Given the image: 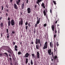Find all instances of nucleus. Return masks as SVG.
Returning a JSON list of instances; mask_svg holds the SVG:
<instances>
[{"mask_svg":"<svg viewBox=\"0 0 65 65\" xmlns=\"http://www.w3.org/2000/svg\"><path fill=\"white\" fill-rule=\"evenodd\" d=\"M47 41L45 42L44 45V47H43V50H45V48H47V46H48V45H47Z\"/></svg>","mask_w":65,"mask_h":65,"instance_id":"f257e3e1","label":"nucleus"},{"mask_svg":"<svg viewBox=\"0 0 65 65\" xmlns=\"http://www.w3.org/2000/svg\"><path fill=\"white\" fill-rule=\"evenodd\" d=\"M7 52L9 53V54H10L11 55H12V53L11 52H12V51L11 50L10 48L9 47L8 48V50L7 51Z\"/></svg>","mask_w":65,"mask_h":65,"instance_id":"f03ea898","label":"nucleus"},{"mask_svg":"<svg viewBox=\"0 0 65 65\" xmlns=\"http://www.w3.org/2000/svg\"><path fill=\"white\" fill-rule=\"evenodd\" d=\"M38 43H39V44H40V39H39L38 41V39L37 38L36 39V41L35 42V43H36V44H38Z\"/></svg>","mask_w":65,"mask_h":65,"instance_id":"7ed1b4c3","label":"nucleus"},{"mask_svg":"<svg viewBox=\"0 0 65 65\" xmlns=\"http://www.w3.org/2000/svg\"><path fill=\"white\" fill-rule=\"evenodd\" d=\"M10 19L9 17L8 18V20L9 21L8 22V26H10L11 24H10Z\"/></svg>","mask_w":65,"mask_h":65,"instance_id":"20e7f679","label":"nucleus"},{"mask_svg":"<svg viewBox=\"0 0 65 65\" xmlns=\"http://www.w3.org/2000/svg\"><path fill=\"white\" fill-rule=\"evenodd\" d=\"M11 24L12 26H14V20H12L11 21Z\"/></svg>","mask_w":65,"mask_h":65,"instance_id":"39448f33","label":"nucleus"},{"mask_svg":"<svg viewBox=\"0 0 65 65\" xmlns=\"http://www.w3.org/2000/svg\"><path fill=\"white\" fill-rule=\"evenodd\" d=\"M45 9V10H44V11H43V13L44 16L46 15V12H47V9Z\"/></svg>","mask_w":65,"mask_h":65,"instance_id":"423d86ee","label":"nucleus"},{"mask_svg":"<svg viewBox=\"0 0 65 65\" xmlns=\"http://www.w3.org/2000/svg\"><path fill=\"white\" fill-rule=\"evenodd\" d=\"M19 25L20 26L21 25H22L23 24V20L22 19H21V21H19Z\"/></svg>","mask_w":65,"mask_h":65,"instance_id":"0eeeda50","label":"nucleus"},{"mask_svg":"<svg viewBox=\"0 0 65 65\" xmlns=\"http://www.w3.org/2000/svg\"><path fill=\"white\" fill-rule=\"evenodd\" d=\"M31 10L30 8H28L27 9V12L28 13H30Z\"/></svg>","mask_w":65,"mask_h":65,"instance_id":"6e6552de","label":"nucleus"},{"mask_svg":"<svg viewBox=\"0 0 65 65\" xmlns=\"http://www.w3.org/2000/svg\"><path fill=\"white\" fill-rule=\"evenodd\" d=\"M37 58L38 59H39L40 58L39 57H40V56H39V53L38 52H37Z\"/></svg>","mask_w":65,"mask_h":65,"instance_id":"1a4fd4ad","label":"nucleus"},{"mask_svg":"<svg viewBox=\"0 0 65 65\" xmlns=\"http://www.w3.org/2000/svg\"><path fill=\"white\" fill-rule=\"evenodd\" d=\"M51 49H50L49 50H48V53L49 54V55H52V53H51Z\"/></svg>","mask_w":65,"mask_h":65,"instance_id":"9d476101","label":"nucleus"},{"mask_svg":"<svg viewBox=\"0 0 65 65\" xmlns=\"http://www.w3.org/2000/svg\"><path fill=\"white\" fill-rule=\"evenodd\" d=\"M54 52H57V48L56 47V45L54 46Z\"/></svg>","mask_w":65,"mask_h":65,"instance_id":"9b49d317","label":"nucleus"},{"mask_svg":"<svg viewBox=\"0 0 65 65\" xmlns=\"http://www.w3.org/2000/svg\"><path fill=\"white\" fill-rule=\"evenodd\" d=\"M21 2V0H17V1H16L17 4L18 5H20V2Z\"/></svg>","mask_w":65,"mask_h":65,"instance_id":"f8f14e48","label":"nucleus"},{"mask_svg":"<svg viewBox=\"0 0 65 65\" xmlns=\"http://www.w3.org/2000/svg\"><path fill=\"white\" fill-rule=\"evenodd\" d=\"M24 2L22 4L21 6V9H24Z\"/></svg>","mask_w":65,"mask_h":65,"instance_id":"ddd939ff","label":"nucleus"},{"mask_svg":"<svg viewBox=\"0 0 65 65\" xmlns=\"http://www.w3.org/2000/svg\"><path fill=\"white\" fill-rule=\"evenodd\" d=\"M14 8L16 9H18V7L17 6V5L15 4H14Z\"/></svg>","mask_w":65,"mask_h":65,"instance_id":"4468645a","label":"nucleus"},{"mask_svg":"<svg viewBox=\"0 0 65 65\" xmlns=\"http://www.w3.org/2000/svg\"><path fill=\"white\" fill-rule=\"evenodd\" d=\"M29 56V54L28 53H26L25 55V57L26 58H28V56Z\"/></svg>","mask_w":65,"mask_h":65,"instance_id":"2eb2a0df","label":"nucleus"},{"mask_svg":"<svg viewBox=\"0 0 65 65\" xmlns=\"http://www.w3.org/2000/svg\"><path fill=\"white\" fill-rule=\"evenodd\" d=\"M44 5L45 4H44V3H42V4L41 5L42 7H43L44 9H45V6H44Z\"/></svg>","mask_w":65,"mask_h":65,"instance_id":"dca6fc26","label":"nucleus"},{"mask_svg":"<svg viewBox=\"0 0 65 65\" xmlns=\"http://www.w3.org/2000/svg\"><path fill=\"white\" fill-rule=\"evenodd\" d=\"M57 56L55 55V56L54 57V58H53L54 59V61H56V59L57 58Z\"/></svg>","mask_w":65,"mask_h":65,"instance_id":"f3484780","label":"nucleus"},{"mask_svg":"<svg viewBox=\"0 0 65 65\" xmlns=\"http://www.w3.org/2000/svg\"><path fill=\"white\" fill-rule=\"evenodd\" d=\"M52 29L53 31H54V29L55 28V27H54V25H53L52 26Z\"/></svg>","mask_w":65,"mask_h":65,"instance_id":"a211bd4d","label":"nucleus"},{"mask_svg":"<svg viewBox=\"0 0 65 65\" xmlns=\"http://www.w3.org/2000/svg\"><path fill=\"white\" fill-rule=\"evenodd\" d=\"M50 47H52V48H53V43H52L51 42H50Z\"/></svg>","mask_w":65,"mask_h":65,"instance_id":"6ab92c4d","label":"nucleus"},{"mask_svg":"<svg viewBox=\"0 0 65 65\" xmlns=\"http://www.w3.org/2000/svg\"><path fill=\"white\" fill-rule=\"evenodd\" d=\"M36 48L37 49H39V45H37L36 46Z\"/></svg>","mask_w":65,"mask_h":65,"instance_id":"aec40b11","label":"nucleus"},{"mask_svg":"<svg viewBox=\"0 0 65 65\" xmlns=\"http://www.w3.org/2000/svg\"><path fill=\"white\" fill-rule=\"evenodd\" d=\"M3 23L1 22V24H0V26L1 27H3Z\"/></svg>","mask_w":65,"mask_h":65,"instance_id":"412c9836","label":"nucleus"},{"mask_svg":"<svg viewBox=\"0 0 65 65\" xmlns=\"http://www.w3.org/2000/svg\"><path fill=\"white\" fill-rule=\"evenodd\" d=\"M40 2L38 1H37L36 2L37 4H38L39 6H40V5H39V3Z\"/></svg>","mask_w":65,"mask_h":65,"instance_id":"4be33fe9","label":"nucleus"},{"mask_svg":"<svg viewBox=\"0 0 65 65\" xmlns=\"http://www.w3.org/2000/svg\"><path fill=\"white\" fill-rule=\"evenodd\" d=\"M28 62V58H26V63L27 64Z\"/></svg>","mask_w":65,"mask_h":65,"instance_id":"5701e85b","label":"nucleus"},{"mask_svg":"<svg viewBox=\"0 0 65 65\" xmlns=\"http://www.w3.org/2000/svg\"><path fill=\"white\" fill-rule=\"evenodd\" d=\"M30 64L32 65H33V61H32V60H30Z\"/></svg>","mask_w":65,"mask_h":65,"instance_id":"b1692460","label":"nucleus"},{"mask_svg":"<svg viewBox=\"0 0 65 65\" xmlns=\"http://www.w3.org/2000/svg\"><path fill=\"white\" fill-rule=\"evenodd\" d=\"M53 2L55 5H56V1H53Z\"/></svg>","mask_w":65,"mask_h":65,"instance_id":"393cba45","label":"nucleus"},{"mask_svg":"<svg viewBox=\"0 0 65 65\" xmlns=\"http://www.w3.org/2000/svg\"><path fill=\"white\" fill-rule=\"evenodd\" d=\"M40 22V20H37V24H39V23Z\"/></svg>","mask_w":65,"mask_h":65,"instance_id":"a878e982","label":"nucleus"},{"mask_svg":"<svg viewBox=\"0 0 65 65\" xmlns=\"http://www.w3.org/2000/svg\"><path fill=\"white\" fill-rule=\"evenodd\" d=\"M4 54L6 55V56H7V57H8V54H7V53H5Z\"/></svg>","mask_w":65,"mask_h":65,"instance_id":"bb28decb","label":"nucleus"},{"mask_svg":"<svg viewBox=\"0 0 65 65\" xmlns=\"http://www.w3.org/2000/svg\"><path fill=\"white\" fill-rule=\"evenodd\" d=\"M31 55L32 56V57H33L34 58V57H34V54H32V55Z\"/></svg>","mask_w":65,"mask_h":65,"instance_id":"cd10ccee","label":"nucleus"},{"mask_svg":"<svg viewBox=\"0 0 65 65\" xmlns=\"http://www.w3.org/2000/svg\"><path fill=\"white\" fill-rule=\"evenodd\" d=\"M42 1H43V0H37V1H39L40 2H42Z\"/></svg>","mask_w":65,"mask_h":65,"instance_id":"c85d7f7f","label":"nucleus"},{"mask_svg":"<svg viewBox=\"0 0 65 65\" xmlns=\"http://www.w3.org/2000/svg\"><path fill=\"white\" fill-rule=\"evenodd\" d=\"M21 54V52L20 51L19 52H18V55H20Z\"/></svg>","mask_w":65,"mask_h":65,"instance_id":"c756f323","label":"nucleus"},{"mask_svg":"<svg viewBox=\"0 0 65 65\" xmlns=\"http://www.w3.org/2000/svg\"><path fill=\"white\" fill-rule=\"evenodd\" d=\"M28 26H27L25 27V28L26 30H27V29H28Z\"/></svg>","mask_w":65,"mask_h":65,"instance_id":"7c9ffc66","label":"nucleus"},{"mask_svg":"<svg viewBox=\"0 0 65 65\" xmlns=\"http://www.w3.org/2000/svg\"><path fill=\"white\" fill-rule=\"evenodd\" d=\"M51 54H52V56L53 58H54V55L53 54V52H52Z\"/></svg>","mask_w":65,"mask_h":65,"instance_id":"2f4dec72","label":"nucleus"},{"mask_svg":"<svg viewBox=\"0 0 65 65\" xmlns=\"http://www.w3.org/2000/svg\"><path fill=\"white\" fill-rule=\"evenodd\" d=\"M52 9H50V13H52Z\"/></svg>","mask_w":65,"mask_h":65,"instance_id":"473e14b6","label":"nucleus"},{"mask_svg":"<svg viewBox=\"0 0 65 65\" xmlns=\"http://www.w3.org/2000/svg\"><path fill=\"white\" fill-rule=\"evenodd\" d=\"M14 48H18V46H17V45H15L14 46Z\"/></svg>","mask_w":65,"mask_h":65,"instance_id":"72a5a7b5","label":"nucleus"},{"mask_svg":"<svg viewBox=\"0 0 65 65\" xmlns=\"http://www.w3.org/2000/svg\"><path fill=\"white\" fill-rule=\"evenodd\" d=\"M37 7V5H35L34 7L35 8V9H36V8H36Z\"/></svg>","mask_w":65,"mask_h":65,"instance_id":"f704fd0d","label":"nucleus"},{"mask_svg":"<svg viewBox=\"0 0 65 65\" xmlns=\"http://www.w3.org/2000/svg\"><path fill=\"white\" fill-rule=\"evenodd\" d=\"M6 31L7 33H8V29H6Z\"/></svg>","mask_w":65,"mask_h":65,"instance_id":"c9c22d12","label":"nucleus"},{"mask_svg":"<svg viewBox=\"0 0 65 65\" xmlns=\"http://www.w3.org/2000/svg\"><path fill=\"white\" fill-rule=\"evenodd\" d=\"M9 59L10 60L11 62V60H12V58L11 57L9 58Z\"/></svg>","mask_w":65,"mask_h":65,"instance_id":"e433bc0d","label":"nucleus"},{"mask_svg":"<svg viewBox=\"0 0 65 65\" xmlns=\"http://www.w3.org/2000/svg\"><path fill=\"white\" fill-rule=\"evenodd\" d=\"M18 49L17 48H14V50H15V51H16V52H17V51H18Z\"/></svg>","mask_w":65,"mask_h":65,"instance_id":"4c0bfd02","label":"nucleus"},{"mask_svg":"<svg viewBox=\"0 0 65 65\" xmlns=\"http://www.w3.org/2000/svg\"><path fill=\"white\" fill-rule=\"evenodd\" d=\"M44 27H46V24L45 23L44 24Z\"/></svg>","mask_w":65,"mask_h":65,"instance_id":"58836bf2","label":"nucleus"},{"mask_svg":"<svg viewBox=\"0 0 65 65\" xmlns=\"http://www.w3.org/2000/svg\"><path fill=\"white\" fill-rule=\"evenodd\" d=\"M55 33H57V30H56V28L55 29Z\"/></svg>","mask_w":65,"mask_h":65,"instance_id":"ea45409f","label":"nucleus"},{"mask_svg":"<svg viewBox=\"0 0 65 65\" xmlns=\"http://www.w3.org/2000/svg\"><path fill=\"white\" fill-rule=\"evenodd\" d=\"M6 7H7V8H8V5H6Z\"/></svg>","mask_w":65,"mask_h":65,"instance_id":"a19ab883","label":"nucleus"},{"mask_svg":"<svg viewBox=\"0 0 65 65\" xmlns=\"http://www.w3.org/2000/svg\"><path fill=\"white\" fill-rule=\"evenodd\" d=\"M56 36H57L56 35H54V38H56Z\"/></svg>","mask_w":65,"mask_h":65,"instance_id":"79ce46f5","label":"nucleus"},{"mask_svg":"<svg viewBox=\"0 0 65 65\" xmlns=\"http://www.w3.org/2000/svg\"><path fill=\"white\" fill-rule=\"evenodd\" d=\"M12 1H13V0H10V3H12Z\"/></svg>","mask_w":65,"mask_h":65,"instance_id":"37998d69","label":"nucleus"},{"mask_svg":"<svg viewBox=\"0 0 65 65\" xmlns=\"http://www.w3.org/2000/svg\"><path fill=\"white\" fill-rule=\"evenodd\" d=\"M56 44H57V46H58L59 44H58V42H57Z\"/></svg>","mask_w":65,"mask_h":65,"instance_id":"c03bdc74","label":"nucleus"},{"mask_svg":"<svg viewBox=\"0 0 65 65\" xmlns=\"http://www.w3.org/2000/svg\"><path fill=\"white\" fill-rule=\"evenodd\" d=\"M37 26V23H36L35 25V27H36Z\"/></svg>","mask_w":65,"mask_h":65,"instance_id":"a18cd8bd","label":"nucleus"},{"mask_svg":"<svg viewBox=\"0 0 65 65\" xmlns=\"http://www.w3.org/2000/svg\"><path fill=\"white\" fill-rule=\"evenodd\" d=\"M28 25V22H26L25 23V25Z\"/></svg>","mask_w":65,"mask_h":65,"instance_id":"49530a36","label":"nucleus"},{"mask_svg":"<svg viewBox=\"0 0 65 65\" xmlns=\"http://www.w3.org/2000/svg\"><path fill=\"white\" fill-rule=\"evenodd\" d=\"M2 10H3V6H2Z\"/></svg>","mask_w":65,"mask_h":65,"instance_id":"de8ad7c7","label":"nucleus"},{"mask_svg":"<svg viewBox=\"0 0 65 65\" xmlns=\"http://www.w3.org/2000/svg\"><path fill=\"white\" fill-rule=\"evenodd\" d=\"M30 23L28 24V26L29 27H31V25H30Z\"/></svg>","mask_w":65,"mask_h":65,"instance_id":"09e8293b","label":"nucleus"},{"mask_svg":"<svg viewBox=\"0 0 65 65\" xmlns=\"http://www.w3.org/2000/svg\"><path fill=\"white\" fill-rule=\"evenodd\" d=\"M15 42H13V45H15Z\"/></svg>","mask_w":65,"mask_h":65,"instance_id":"8fccbe9b","label":"nucleus"},{"mask_svg":"<svg viewBox=\"0 0 65 65\" xmlns=\"http://www.w3.org/2000/svg\"><path fill=\"white\" fill-rule=\"evenodd\" d=\"M2 56V54H0V57H1Z\"/></svg>","mask_w":65,"mask_h":65,"instance_id":"3c124183","label":"nucleus"},{"mask_svg":"<svg viewBox=\"0 0 65 65\" xmlns=\"http://www.w3.org/2000/svg\"><path fill=\"white\" fill-rule=\"evenodd\" d=\"M12 34H14V33H15V32H14V31H12Z\"/></svg>","mask_w":65,"mask_h":65,"instance_id":"603ef678","label":"nucleus"},{"mask_svg":"<svg viewBox=\"0 0 65 65\" xmlns=\"http://www.w3.org/2000/svg\"><path fill=\"white\" fill-rule=\"evenodd\" d=\"M26 3H28V0H26Z\"/></svg>","mask_w":65,"mask_h":65,"instance_id":"864d4df0","label":"nucleus"},{"mask_svg":"<svg viewBox=\"0 0 65 65\" xmlns=\"http://www.w3.org/2000/svg\"><path fill=\"white\" fill-rule=\"evenodd\" d=\"M6 17H7V16H8V14L7 13H6Z\"/></svg>","mask_w":65,"mask_h":65,"instance_id":"5fc2aeb1","label":"nucleus"},{"mask_svg":"<svg viewBox=\"0 0 65 65\" xmlns=\"http://www.w3.org/2000/svg\"><path fill=\"white\" fill-rule=\"evenodd\" d=\"M2 17H1L0 18V20H2Z\"/></svg>","mask_w":65,"mask_h":65,"instance_id":"6e6d98bb","label":"nucleus"},{"mask_svg":"<svg viewBox=\"0 0 65 65\" xmlns=\"http://www.w3.org/2000/svg\"><path fill=\"white\" fill-rule=\"evenodd\" d=\"M34 44V43L33 42H31V44Z\"/></svg>","mask_w":65,"mask_h":65,"instance_id":"4d7b16f0","label":"nucleus"},{"mask_svg":"<svg viewBox=\"0 0 65 65\" xmlns=\"http://www.w3.org/2000/svg\"><path fill=\"white\" fill-rule=\"evenodd\" d=\"M9 56L10 57H11V55H10V54H9Z\"/></svg>","mask_w":65,"mask_h":65,"instance_id":"13d9d810","label":"nucleus"},{"mask_svg":"<svg viewBox=\"0 0 65 65\" xmlns=\"http://www.w3.org/2000/svg\"><path fill=\"white\" fill-rule=\"evenodd\" d=\"M10 65H13L12 64V63H11V62H10Z\"/></svg>","mask_w":65,"mask_h":65,"instance_id":"bf43d9fd","label":"nucleus"},{"mask_svg":"<svg viewBox=\"0 0 65 65\" xmlns=\"http://www.w3.org/2000/svg\"><path fill=\"white\" fill-rule=\"evenodd\" d=\"M46 18L47 19H48V17H47V15H46Z\"/></svg>","mask_w":65,"mask_h":65,"instance_id":"052dcab7","label":"nucleus"},{"mask_svg":"<svg viewBox=\"0 0 65 65\" xmlns=\"http://www.w3.org/2000/svg\"><path fill=\"white\" fill-rule=\"evenodd\" d=\"M58 22V21L57 20L55 22V24H57V22Z\"/></svg>","mask_w":65,"mask_h":65,"instance_id":"680f3d73","label":"nucleus"},{"mask_svg":"<svg viewBox=\"0 0 65 65\" xmlns=\"http://www.w3.org/2000/svg\"><path fill=\"white\" fill-rule=\"evenodd\" d=\"M35 33H36V31H34V33L35 34Z\"/></svg>","mask_w":65,"mask_h":65,"instance_id":"e2e57ef3","label":"nucleus"},{"mask_svg":"<svg viewBox=\"0 0 65 65\" xmlns=\"http://www.w3.org/2000/svg\"><path fill=\"white\" fill-rule=\"evenodd\" d=\"M40 46H42V45H41V43H40Z\"/></svg>","mask_w":65,"mask_h":65,"instance_id":"0e129e2a","label":"nucleus"},{"mask_svg":"<svg viewBox=\"0 0 65 65\" xmlns=\"http://www.w3.org/2000/svg\"><path fill=\"white\" fill-rule=\"evenodd\" d=\"M7 12H8V11H9V10L8 9H7Z\"/></svg>","mask_w":65,"mask_h":65,"instance_id":"69168bd1","label":"nucleus"},{"mask_svg":"<svg viewBox=\"0 0 65 65\" xmlns=\"http://www.w3.org/2000/svg\"><path fill=\"white\" fill-rule=\"evenodd\" d=\"M7 38H9V36H7Z\"/></svg>","mask_w":65,"mask_h":65,"instance_id":"338daca9","label":"nucleus"},{"mask_svg":"<svg viewBox=\"0 0 65 65\" xmlns=\"http://www.w3.org/2000/svg\"><path fill=\"white\" fill-rule=\"evenodd\" d=\"M28 65H30V63H28Z\"/></svg>","mask_w":65,"mask_h":65,"instance_id":"774afa93","label":"nucleus"}]
</instances>
